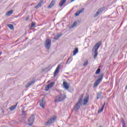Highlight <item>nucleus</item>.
I'll return each mask as SVG.
<instances>
[{"label":"nucleus","mask_w":127,"mask_h":127,"mask_svg":"<svg viewBox=\"0 0 127 127\" xmlns=\"http://www.w3.org/2000/svg\"><path fill=\"white\" fill-rule=\"evenodd\" d=\"M29 19V16L26 17V18L25 19V21H28Z\"/></svg>","instance_id":"nucleus-34"},{"label":"nucleus","mask_w":127,"mask_h":127,"mask_svg":"<svg viewBox=\"0 0 127 127\" xmlns=\"http://www.w3.org/2000/svg\"><path fill=\"white\" fill-rule=\"evenodd\" d=\"M54 4H55V1L52 0L48 6V8H51V7H53V6H54Z\"/></svg>","instance_id":"nucleus-17"},{"label":"nucleus","mask_w":127,"mask_h":127,"mask_svg":"<svg viewBox=\"0 0 127 127\" xmlns=\"http://www.w3.org/2000/svg\"><path fill=\"white\" fill-rule=\"evenodd\" d=\"M66 0H61L60 2V7H61V6H63V5H64V3H65L66 2Z\"/></svg>","instance_id":"nucleus-19"},{"label":"nucleus","mask_w":127,"mask_h":127,"mask_svg":"<svg viewBox=\"0 0 127 127\" xmlns=\"http://www.w3.org/2000/svg\"><path fill=\"white\" fill-rule=\"evenodd\" d=\"M40 107L43 109L45 108V100H44V98H42V100L40 101Z\"/></svg>","instance_id":"nucleus-10"},{"label":"nucleus","mask_w":127,"mask_h":127,"mask_svg":"<svg viewBox=\"0 0 127 127\" xmlns=\"http://www.w3.org/2000/svg\"><path fill=\"white\" fill-rule=\"evenodd\" d=\"M57 36L59 38H60V37H61L62 36V34H58L57 35Z\"/></svg>","instance_id":"nucleus-31"},{"label":"nucleus","mask_w":127,"mask_h":127,"mask_svg":"<svg viewBox=\"0 0 127 127\" xmlns=\"http://www.w3.org/2000/svg\"><path fill=\"white\" fill-rule=\"evenodd\" d=\"M65 98L66 96L65 95L60 94L57 95L56 97L55 102L56 103H59V102H62V101H63L64 100H65Z\"/></svg>","instance_id":"nucleus-5"},{"label":"nucleus","mask_w":127,"mask_h":127,"mask_svg":"<svg viewBox=\"0 0 127 127\" xmlns=\"http://www.w3.org/2000/svg\"><path fill=\"white\" fill-rule=\"evenodd\" d=\"M84 9H85L84 8H82L80 10L77 11L76 13H75V16H79V15H80V14L82 13V12L84 11Z\"/></svg>","instance_id":"nucleus-14"},{"label":"nucleus","mask_w":127,"mask_h":127,"mask_svg":"<svg viewBox=\"0 0 127 127\" xmlns=\"http://www.w3.org/2000/svg\"><path fill=\"white\" fill-rule=\"evenodd\" d=\"M44 0H40L38 4L35 6V8H39V7H41L42 4H43Z\"/></svg>","instance_id":"nucleus-12"},{"label":"nucleus","mask_w":127,"mask_h":127,"mask_svg":"<svg viewBox=\"0 0 127 127\" xmlns=\"http://www.w3.org/2000/svg\"><path fill=\"white\" fill-rule=\"evenodd\" d=\"M54 84H55L54 82H51L49 84H48L47 86L45 87V91H48L49 89L53 87V85H54Z\"/></svg>","instance_id":"nucleus-9"},{"label":"nucleus","mask_w":127,"mask_h":127,"mask_svg":"<svg viewBox=\"0 0 127 127\" xmlns=\"http://www.w3.org/2000/svg\"><path fill=\"white\" fill-rule=\"evenodd\" d=\"M105 9H106V8L105 7H103L99 8L97 11V12L95 13V14L94 15V17H97V16H98V15H99L100 13H101V12H103V11H104Z\"/></svg>","instance_id":"nucleus-8"},{"label":"nucleus","mask_w":127,"mask_h":127,"mask_svg":"<svg viewBox=\"0 0 127 127\" xmlns=\"http://www.w3.org/2000/svg\"><path fill=\"white\" fill-rule=\"evenodd\" d=\"M63 85H64V88H65V89H69V85H68V83H67V82L64 81Z\"/></svg>","instance_id":"nucleus-20"},{"label":"nucleus","mask_w":127,"mask_h":127,"mask_svg":"<svg viewBox=\"0 0 127 127\" xmlns=\"http://www.w3.org/2000/svg\"><path fill=\"white\" fill-rule=\"evenodd\" d=\"M105 106H106V102H104L101 108L98 111V114H101V113L104 111V108L105 107Z\"/></svg>","instance_id":"nucleus-15"},{"label":"nucleus","mask_w":127,"mask_h":127,"mask_svg":"<svg viewBox=\"0 0 127 127\" xmlns=\"http://www.w3.org/2000/svg\"><path fill=\"white\" fill-rule=\"evenodd\" d=\"M22 116H24V117L26 116V114H25V111H22Z\"/></svg>","instance_id":"nucleus-29"},{"label":"nucleus","mask_w":127,"mask_h":127,"mask_svg":"<svg viewBox=\"0 0 127 127\" xmlns=\"http://www.w3.org/2000/svg\"><path fill=\"white\" fill-rule=\"evenodd\" d=\"M101 42L97 43L92 50V52L94 53V59H97V56H98V49L100 48V46H101Z\"/></svg>","instance_id":"nucleus-2"},{"label":"nucleus","mask_w":127,"mask_h":127,"mask_svg":"<svg viewBox=\"0 0 127 127\" xmlns=\"http://www.w3.org/2000/svg\"><path fill=\"white\" fill-rule=\"evenodd\" d=\"M84 98V94H82L79 96L78 102L75 104V106L74 107L73 110L75 112H78L79 111V109H80L81 106H82V102L83 101V98Z\"/></svg>","instance_id":"nucleus-1"},{"label":"nucleus","mask_w":127,"mask_h":127,"mask_svg":"<svg viewBox=\"0 0 127 127\" xmlns=\"http://www.w3.org/2000/svg\"><path fill=\"white\" fill-rule=\"evenodd\" d=\"M12 13H13V11H12V10H11L8 11L6 13V15H7V16H9V15H10V14H12Z\"/></svg>","instance_id":"nucleus-24"},{"label":"nucleus","mask_w":127,"mask_h":127,"mask_svg":"<svg viewBox=\"0 0 127 127\" xmlns=\"http://www.w3.org/2000/svg\"><path fill=\"white\" fill-rule=\"evenodd\" d=\"M33 84H34V81H31L29 82L26 85V88H29V87H30V86L32 85H33Z\"/></svg>","instance_id":"nucleus-16"},{"label":"nucleus","mask_w":127,"mask_h":127,"mask_svg":"<svg viewBox=\"0 0 127 127\" xmlns=\"http://www.w3.org/2000/svg\"><path fill=\"white\" fill-rule=\"evenodd\" d=\"M121 122L122 123V125H124V124H126V122H125V120H124L123 119H121Z\"/></svg>","instance_id":"nucleus-30"},{"label":"nucleus","mask_w":127,"mask_h":127,"mask_svg":"<svg viewBox=\"0 0 127 127\" xmlns=\"http://www.w3.org/2000/svg\"><path fill=\"white\" fill-rule=\"evenodd\" d=\"M60 66H61L60 64L58 65L57 68L56 69V70L54 72V77H56V76H57L56 74H57V73H58V72H59V70H60Z\"/></svg>","instance_id":"nucleus-13"},{"label":"nucleus","mask_w":127,"mask_h":127,"mask_svg":"<svg viewBox=\"0 0 127 127\" xmlns=\"http://www.w3.org/2000/svg\"><path fill=\"white\" fill-rule=\"evenodd\" d=\"M89 64V62H88V61H86L85 62H84V63H83L84 67H85V66H87V64Z\"/></svg>","instance_id":"nucleus-27"},{"label":"nucleus","mask_w":127,"mask_h":127,"mask_svg":"<svg viewBox=\"0 0 127 127\" xmlns=\"http://www.w3.org/2000/svg\"><path fill=\"white\" fill-rule=\"evenodd\" d=\"M100 72H101V68H98L97 70L95 72V74H96V75H98L99 74H100Z\"/></svg>","instance_id":"nucleus-26"},{"label":"nucleus","mask_w":127,"mask_h":127,"mask_svg":"<svg viewBox=\"0 0 127 127\" xmlns=\"http://www.w3.org/2000/svg\"><path fill=\"white\" fill-rule=\"evenodd\" d=\"M1 53H2L1 52H0V55H1Z\"/></svg>","instance_id":"nucleus-37"},{"label":"nucleus","mask_w":127,"mask_h":127,"mask_svg":"<svg viewBox=\"0 0 127 127\" xmlns=\"http://www.w3.org/2000/svg\"><path fill=\"white\" fill-rule=\"evenodd\" d=\"M45 47L48 50L50 49V47H51V39L48 38L46 40Z\"/></svg>","instance_id":"nucleus-7"},{"label":"nucleus","mask_w":127,"mask_h":127,"mask_svg":"<svg viewBox=\"0 0 127 127\" xmlns=\"http://www.w3.org/2000/svg\"><path fill=\"white\" fill-rule=\"evenodd\" d=\"M79 51V49H78V48H75L73 51V56L76 55V54H77V53H78Z\"/></svg>","instance_id":"nucleus-22"},{"label":"nucleus","mask_w":127,"mask_h":127,"mask_svg":"<svg viewBox=\"0 0 127 127\" xmlns=\"http://www.w3.org/2000/svg\"><path fill=\"white\" fill-rule=\"evenodd\" d=\"M34 119H35L34 115H32L28 120V125L29 126V127H32V125H33V123H34Z\"/></svg>","instance_id":"nucleus-6"},{"label":"nucleus","mask_w":127,"mask_h":127,"mask_svg":"<svg viewBox=\"0 0 127 127\" xmlns=\"http://www.w3.org/2000/svg\"><path fill=\"white\" fill-rule=\"evenodd\" d=\"M7 26L12 30H13V29H14V27L12 25V24H8L7 25Z\"/></svg>","instance_id":"nucleus-23"},{"label":"nucleus","mask_w":127,"mask_h":127,"mask_svg":"<svg viewBox=\"0 0 127 127\" xmlns=\"http://www.w3.org/2000/svg\"><path fill=\"white\" fill-rule=\"evenodd\" d=\"M88 103H89V96H85L83 99V106H86Z\"/></svg>","instance_id":"nucleus-11"},{"label":"nucleus","mask_w":127,"mask_h":127,"mask_svg":"<svg viewBox=\"0 0 127 127\" xmlns=\"http://www.w3.org/2000/svg\"><path fill=\"white\" fill-rule=\"evenodd\" d=\"M17 104H18V102H17L15 105L12 106L10 107V108H9L10 110L13 111V110H14V109H15V108H16V106H17Z\"/></svg>","instance_id":"nucleus-21"},{"label":"nucleus","mask_w":127,"mask_h":127,"mask_svg":"<svg viewBox=\"0 0 127 127\" xmlns=\"http://www.w3.org/2000/svg\"><path fill=\"white\" fill-rule=\"evenodd\" d=\"M56 120H57V117L56 116L51 117L50 119L45 123V126H49L50 125L54 124Z\"/></svg>","instance_id":"nucleus-4"},{"label":"nucleus","mask_w":127,"mask_h":127,"mask_svg":"<svg viewBox=\"0 0 127 127\" xmlns=\"http://www.w3.org/2000/svg\"><path fill=\"white\" fill-rule=\"evenodd\" d=\"M71 60V58H69L67 60V61H66V64H69V63H68L69 62V61Z\"/></svg>","instance_id":"nucleus-32"},{"label":"nucleus","mask_w":127,"mask_h":127,"mask_svg":"<svg viewBox=\"0 0 127 127\" xmlns=\"http://www.w3.org/2000/svg\"><path fill=\"white\" fill-rule=\"evenodd\" d=\"M77 23H78L77 22H76V21L74 22V23L70 26L71 28H73L75 27V26H76V25H77Z\"/></svg>","instance_id":"nucleus-25"},{"label":"nucleus","mask_w":127,"mask_h":127,"mask_svg":"<svg viewBox=\"0 0 127 127\" xmlns=\"http://www.w3.org/2000/svg\"><path fill=\"white\" fill-rule=\"evenodd\" d=\"M35 24H36V23H34V22H32L31 27H35Z\"/></svg>","instance_id":"nucleus-28"},{"label":"nucleus","mask_w":127,"mask_h":127,"mask_svg":"<svg viewBox=\"0 0 127 127\" xmlns=\"http://www.w3.org/2000/svg\"><path fill=\"white\" fill-rule=\"evenodd\" d=\"M122 127H126V124H122Z\"/></svg>","instance_id":"nucleus-35"},{"label":"nucleus","mask_w":127,"mask_h":127,"mask_svg":"<svg viewBox=\"0 0 127 127\" xmlns=\"http://www.w3.org/2000/svg\"><path fill=\"white\" fill-rule=\"evenodd\" d=\"M59 38L57 36L54 38V39H55V40H58Z\"/></svg>","instance_id":"nucleus-33"},{"label":"nucleus","mask_w":127,"mask_h":127,"mask_svg":"<svg viewBox=\"0 0 127 127\" xmlns=\"http://www.w3.org/2000/svg\"><path fill=\"white\" fill-rule=\"evenodd\" d=\"M103 98H104V97H102L101 98V99H103Z\"/></svg>","instance_id":"nucleus-38"},{"label":"nucleus","mask_w":127,"mask_h":127,"mask_svg":"<svg viewBox=\"0 0 127 127\" xmlns=\"http://www.w3.org/2000/svg\"><path fill=\"white\" fill-rule=\"evenodd\" d=\"M103 78H104V73H101L99 76H98V78L95 81L94 83L93 87L94 88H97L98 86H99V84L102 82L103 80Z\"/></svg>","instance_id":"nucleus-3"},{"label":"nucleus","mask_w":127,"mask_h":127,"mask_svg":"<svg viewBox=\"0 0 127 127\" xmlns=\"http://www.w3.org/2000/svg\"><path fill=\"white\" fill-rule=\"evenodd\" d=\"M74 0H71V2H72V1H74Z\"/></svg>","instance_id":"nucleus-36"},{"label":"nucleus","mask_w":127,"mask_h":127,"mask_svg":"<svg viewBox=\"0 0 127 127\" xmlns=\"http://www.w3.org/2000/svg\"><path fill=\"white\" fill-rule=\"evenodd\" d=\"M101 97H102V92L99 91L97 93L96 99L99 100V99H101Z\"/></svg>","instance_id":"nucleus-18"}]
</instances>
